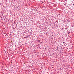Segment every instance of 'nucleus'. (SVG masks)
<instances>
[{"mask_svg": "<svg viewBox=\"0 0 74 74\" xmlns=\"http://www.w3.org/2000/svg\"><path fill=\"white\" fill-rule=\"evenodd\" d=\"M65 30H67V28H65Z\"/></svg>", "mask_w": 74, "mask_h": 74, "instance_id": "nucleus-3", "label": "nucleus"}, {"mask_svg": "<svg viewBox=\"0 0 74 74\" xmlns=\"http://www.w3.org/2000/svg\"><path fill=\"white\" fill-rule=\"evenodd\" d=\"M63 43H64L63 44H64V45H65V44H66V42H63Z\"/></svg>", "mask_w": 74, "mask_h": 74, "instance_id": "nucleus-1", "label": "nucleus"}, {"mask_svg": "<svg viewBox=\"0 0 74 74\" xmlns=\"http://www.w3.org/2000/svg\"><path fill=\"white\" fill-rule=\"evenodd\" d=\"M73 5H74V4H73Z\"/></svg>", "mask_w": 74, "mask_h": 74, "instance_id": "nucleus-5", "label": "nucleus"}, {"mask_svg": "<svg viewBox=\"0 0 74 74\" xmlns=\"http://www.w3.org/2000/svg\"><path fill=\"white\" fill-rule=\"evenodd\" d=\"M70 32H68V34H70Z\"/></svg>", "mask_w": 74, "mask_h": 74, "instance_id": "nucleus-4", "label": "nucleus"}, {"mask_svg": "<svg viewBox=\"0 0 74 74\" xmlns=\"http://www.w3.org/2000/svg\"><path fill=\"white\" fill-rule=\"evenodd\" d=\"M27 38H29V36H26V37H25V38H27Z\"/></svg>", "mask_w": 74, "mask_h": 74, "instance_id": "nucleus-2", "label": "nucleus"}]
</instances>
